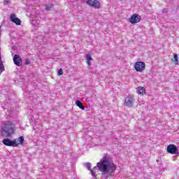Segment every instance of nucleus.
I'll return each instance as SVG.
<instances>
[{
    "label": "nucleus",
    "mask_w": 179,
    "mask_h": 179,
    "mask_svg": "<svg viewBox=\"0 0 179 179\" xmlns=\"http://www.w3.org/2000/svg\"><path fill=\"white\" fill-rule=\"evenodd\" d=\"M98 169L105 179H110L113 177V175L117 170V166L114 164L113 161L110 160L108 155H104L99 162L96 164V166H94L92 170H96Z\"/></svg>",
    "instance_id": "obj_1"
},
{
    "label": "nucleus",
    "mask_w": 179,
    "mask_h": 179,
    "mask_svg": "<svg viewBox=\"0 0 179 179\" xmlns=\"http://www.w3.org/2000/svg\"><path fill=\"white\" fill-rule=\"evenodd\" d=\"M15 134V127L10 124H5L1 127V135L4 138H10Z\"/></svg>",
    "instance_id": "obj_2"
},
{
    "label": "nucleus",
    "mask_w": 179,
    "mask_h": 179,
    "mask_svg": "<svg viewBox=\"0 0 179 179\" xmlns=\"http://www.w3.org/2000/svg\"><path fill=\"white\" fill-rule=\"evenodd\" d=\"M134 103H135V97L133 95H129L124 99V106L131 108L134 107Z\"/></svg>",
    "instance_id": "obj_3"
},
{
    "label": "nucleus",
    "mask_w": 179,
    "mask_h": 179,
    "mask_svg": "<svg viewBox=\"0 0 179 179\" xmlns=\"http://www.w3.org/2000/svg\"><path fill=\"white\" fill-rule=\"evenodd\" d=\"M146 68V64L143 62H137L134 64V69L136 72H143Z\"/></svg>",
    "instance_id": "obj_4"
},
{
    "label": "nucleus",
    "mask_w": 179,
    "mask_h": 179,
    "mask_svg": "<svg viewBox=\"0 0 179 179\" xmlns=\"http://www.w3.org/2000/svg\"><path fill=\"white\" fill-rule=\"evenodd\" d=\"M166 151L171 155H178V148L173 144H170L167 146Z\"/></svg>",
    "instance_id": "obj_5"
},
{
    "label": "nucleus",
    "mask_w": 179,
    "mask_h": 179,
    "mask_svg": "<svg viewBox=\"0 0 179 179\" xmlns=\"http://www.w3.org/2000/svg\"><path fill=\"white\" fill-rule=\"evenodd\" d=\"M86 3L87 5H90V6L95 8V9H100L101 8L100 1H99V0H87Z\"/></svg>",
    "instance_id": "obj_6"
},
{
    "label": "nucleus",
    "mask_w": 179,
    "mask_h": 179,
    "mask_svg": "<svg viewBox=\"0 0 179 179\" xmlns=\"http://www.w3.org/2000/svg\"><path fill=\"white\" fill-rule=\"evenodd\" d=\"M3 143L6 146H13V148L17 147V143L16 140L10 141L9 138H5L3 140Z\"/></svg>",
    "instance_id": "obj_7"
},
{
    "label": "nucleus",
    "mask_w": 179,
    "mask_h": 179,
    "mask_svg": "<svg viewBox=\"0 0 179 179\" xmlns=\"http://www.w3.org/2000/svg\"><path fill=\"white\" fill-rule=\"evenodd\" d=\"M10 20L13 22V23L17 24V26H20V24H22V20L16 17V14H10Z\"/></svg>",
    "instance_id": "obj_8"
},
{
    "label": "nucleus",
    "mask_w": 179,
    "mask_h": 179,
    "mask_svg": "<svg viewBox=\"0 0 179 179\" xmlns=\"http://www.w3.org/2000/svg\"><path fill=\"white\" fill-rule=\"evenodd\" d=\"M129 22L132 24L141 22V16L138 14H134L130 18Z\"/></svg>",
    "instance_id": "obj_9"
},
{
    "label": "nucleus",
    "mask_w": 179,
    "mask_h": 179,
    "mask_svg": "<svg viewBox=\"0 0 179 179\" xmlns=\"http://www.w3.org/2000/svg\"><path fill=\"white\" fill-rule=\"evenodd\" d=\"M13 62L17 66H22V58L18 55H15L13 57Z\"/></svg>",
    "instance_id": "obj_10"
},
{
    "label": "nucleus",
    "mask_w": 179,
    "mask_h": 179,
    "mask_svg": "<svg viewBox=\"0 0 179 179\" xmlns=\"http://www.w3.org/2000/svg\"><path fill=\"white\" fill-rule=\"evenodd\" d=\"M85 167H86V169H87V170H89L91 172V174L92 176V177H94V176H96V171H94V170H92V164L90 162H87L86 164H84Z\"/></svg>",
    "instance_id": "obj_11"
},
{
    "label": "nucleus",
    "mask_w": 179,
    "mask_h": 179,
    "mask_svg": "<svg viewBox=\"0 0 179 179\" xmlns=\"http://www.w3.org/2000/svg\"><path fill=\"white\" fill-rule=\"evenodd\" d=\"M137 90V93L138 94H141L142 96H143V94H145V93H146V90L145 89V87H138L136 88Z\"/></svg>",
    "instance_id": "obj_12"
},
{
    "label": "nucleus",
    "mask_w": 179,
    "mask_h": 179,
    "mask_svg": "<svg viewBox=\"0 0 179 179\" xmlns=\"http://www.w3.org/2000/svg\"><path fill=\"white\" fill-rule=\"evenodd\" d=\"M86 59H87V65H89V66H90V65H92V63L90 62V61H92L93 59V58H92V55L87 54L85 55Z\"/></svg>",
    "instance_id": "obj_13"
},
{
    "label": "nucleus",
    "mask_w": 179,
    "mask_h": 179,
    "mask_svg": "<svg viewBox=\"0 0 179 179\" xmlns=\"http://www.w3.org/2000/svg\"><path fill=\"white\" fill-rule=\"evenodd\" d=\"M172 61L175 65H178V55L177 54H173V58L172 59Z\"/></svg>",
    "instance_id": "obj_14"
},
{
    "label": "nucleus",
    "mask_w": 179,
    "mask_h": 179,
    "mask_svg": "<svg viewBox=\"0 0 179 179\" xmlns=\"http://www.w3.org/2000/svg\"><path fill=\"white\" fill-rule=\"evenodd\" d=\"M76 106H77V107H79V108H80L81 110H85V106H83V103H82V101L79 100L76 101Z\"/></svg>",
    "instance_id": "obj_15"
},
{
    "label": "nucleus",
    "mask_w": 179,
    "mask_h": 179,
    "mask_svg": "<svg viewBox=\"0 0 179 179\" xmlns=\"http://www.w3.org/2000/svg\"><path fill=\"white\" fill-rule=\"evenodd\" d=\"M17 145H22L23 143V142H24V138L23 136H20L18 138L17 140Z\"/></svg>",
    "instance_id": "obj_16"
},
{
    "label": "nucleus",
    "mask_w": 179,
    "mask_h": 179,
    "mask_svg": "<svg viewBox=\"0 0 179 179\" xmlns=\"http://www.w3.org/2000/svg\"><path fill=\"white\" fill-rule=\"evenodd\" d=\"M53 6H54L53 4H47L45 6L46 10H50V9H52Z\"/></svg>",
    "instance_id": "obj_17"
},
{
    "label": "nucleus",
    "mask_w": 179,
    "mask_h": 179,
    "mask_svg": "<svg viewBox=\"0 0 179 179\" xmlns=\"http://www.w3.org/2000/svg\"><path fill=\"white\" fill-rule=\"evenodd\" d=\"M0 71L1 72H3V71H5V66H3V64L0 63Z\"/></svg>",
    "instance_id": "obj_18"
},
{
    "label": "nucleus",
    "mask_w": 179,
    "mask_h": 179,
    "mask_svg": "<svg viewBox=\"0 0 179 179\" xmlns=\"http://www.w3.org/2000/svg\"><path fill=\"white\" fill-rule=\"evenodd\" d=\"M63 73H64V72L62 71V69H60L58 70L57 75L61 76Z\"/></svg>",
    "instance_id": "obj_19"
},
{
    "label": "nucleus",
    "mask_w": 179,
    "mask_h": 179,
    "mask_svg": "<svg viewBox=\"0 0 179 179\" xmlns=\"http://www.w3.org/2000/svg\"><path fill=\"white\" fill-rule=\"evenodd\" d=\"M30 64H31L30 59H26V60H25V64H26V65H30Z\"/></svg>",
    "instance_id": "obj_20"
},
{
    "label": "nucleus",
    "mask_w": 179,
    "mask_h": 179,
    "mask_svg": "<svg viewBox=\"0 0 179 179\" xmlns=\"http://www.w3.org/2000/svg\"><path fill=\"white\" fill-rule=\"evenodd\" d=\"M163 13H167L169 12V10L167 8H164L163 10H162Z\"/></svg>",
    "instance_id": "obj_21"
},
{
    "label": "nucleus",
    "mask_w": 179,
    "mask_h": 179,
    "mask_svg": "<svg viewBox=\"0 0 179 179\" xmlns=\"http://www.w3.org/2000/svg\"><path fill=\"white\" fill-rule=\"evenodd\" d=\"M9 3V0H4V5H8Z\"/></svg>",
    "instance_id": "obj_22"
},
{
    "label": "nucleus",
    "mask_w": 179,
    "mask_h": 179,
    "mask_svg": "<svg viewBox=\"0 0 179 179\" xmlns=\"http://www.w3.org/2000/svg\"><path fill=\"white\" fill-rule=\"evenodd\" d=\"M138 103H142L143 104H145V103L143 102V101H142V99H138Z\"/></svg>",
    "instance_id": "obj_23"
},
{
    "label": "nucleus",
    "mask_w": 179,
    "mask_h": 179,
    "mask_svg": "<svg viewBox=\"0 0 179 179\" xmlns=\"http://www.w3.org/2000/svg\"><path fill=\"white\" fill-rule=\"evenodd\" d=\"M0 62H1V57H0Z\"/></svg>",
    "instance_id": "obj_24"
}]
</instances>
